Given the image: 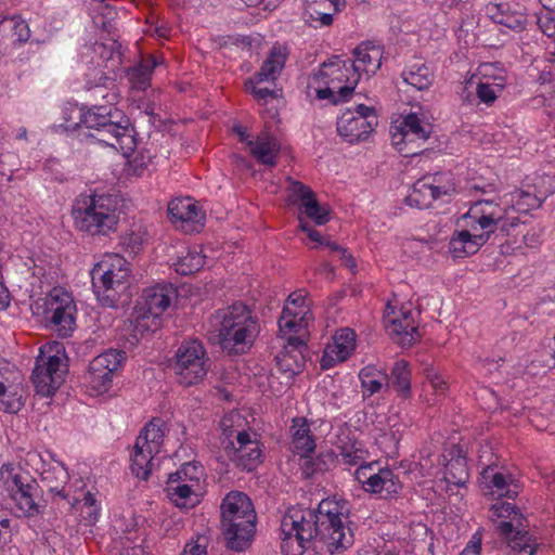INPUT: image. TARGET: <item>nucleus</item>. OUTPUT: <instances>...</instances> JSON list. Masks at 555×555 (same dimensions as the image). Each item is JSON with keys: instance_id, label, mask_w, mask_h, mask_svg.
I'll list each match as a JSON object with an SVG mask.
<instances>
[{"instance_id": "nucleus-36", "label": "nucleus", "mask_w": 555, "mask_h": 555, "mask_svg": "<svg viewBox=\"0 0 555 555\" xmlns=\"http://www.w3.org/2000/svg\"><path fill=\"white\" fill-rule=\"evenodd\" d=\"M157 453L135 440L130 465L132 474L142 480H147L152 472L154 455Z\"/></svg>"}, {"instance_id": "nucleus-48", "label": "nucleus", "mask_w": 555, "mask_h": 555, "mask_svg": "<svg viewBox=\"0 0 555 555\" xmlns=\"http://www.w3.org/2000/svg\"><path fill=\"white\" fill-rule=\"evenodd\" d=\"M476 85L477 98L488 106L492 105L503 92V89L498 88L495 85L492 86L481 80H477Z\"/></svg>"}, {"instance_id": "nucleus-51", "label": "nucleus", "mask_w": 555, "mask_h": 555, "mask_svg": "<svg viewBox=\"0 0 555 555\" xmlns=\"http://www.w3.org/2000/svg\"><path fill=\"white\" fill-rule=\"evenodd\" d=\"M262 82L263 81L257 79V76L249 78L245 83L246 90L250 92L257 100L267 101L269 98H275L276 91L267 87H261Z\"/></svg>"}, {"instance_id": "nucleus-47", "label": "nucleus", "mask_w": 555, "mask_h": 555, "mask_svg": "<svg viewBox=\"0 0 555 555\" xmlns=\"http://www.w3.org/2000/svg\"><path fill=\"white\" fill-rule=\"evenodd\" d=\"M4 37H11L18 42H26L30 37L27 22L20 16H3Z\"/></svg>"}, {"instance_id": "nucleus-45", "label": "nucleus", "mask_w": 555, "mask_h": 555, "mask_svg": "<svg viewBox=\"0 0 555 555\" xmlns=\"http://www.w3.org/2000/svg\"><path fill=\"white\" fill-rule=\"evenodd\" d=\"M230 459L236 463V466L246 472L254 470L261 463V449L259 442L253 446H246V449H235Z\"/></svg>"}, {"instance_id": "nucleus-5", "label": "nucleus", "mask_w": 555, "mask_h": 555, "mask_svg": "<svg viewBox=\"0 0 555 555\" xmlns=\"http://www.w3.org/2000/svg\"><path fill=\"white\" fill-rule=\"evenodd\" d=\"M214 326L221 348L234 354L249 350L260 332L258 319L242 302L219 309L214 315Z\"/></svg>"}, {"instance_id": "nucleus-40", "label": "nucleus", "mask_w": 555, "mask_h": 555, "mask_svg": "<svg viewBox=\"0 0 555 555\" xmlns=\"http://www.w3.org/2000/svg\"><path fill=\"white\" fill-rule=\"evenodd\" d=\"M336 459L333 450L320 452L315 457L308 454L300 460L302 475L310 478L314 474L326 472L335 464Z\"/></svg>"}, {"instance_id": "nucleus-28", "label": "nucleus", "mask_w": 555, "mask_h": 555, "mask_svg": "<svg viewBox=\"0 0 555 555\" xmlns=\"http://www.w3.org/2000/svg\"><path fill=\"white\" fill-rule=\"evenodd\" d=\"M486 12L494 23L512 30H522L526 26L527 15L525 9L518 4L517 8L512 9L511 4L505 2L489 3Z\"/></svg>"}, {"instance_id": "nucleus-21", "label": "nucleus", "mask_w": 555, "mask_h": 555, "mask_svg": "<svg viewBox=\"0 0 555 555\" xmlns=\"http://www.w3.org/2000/svg\"><path fill=\"white\" fill-rule=\"evenodd\" d=\"M67 370L65 348L59 341L41 346L31 374V382H57Z\"/></svg>"}, {"instance_id": "nucleus-1", "label": "nucleus", "mask_w": 555, "mask_h": 555, "mask_svg": "<svg viewBox=\"0 0 555 555\" xmlns=\"http://www.w3.org/2000/svg\"><path fill=\"white\" fill-rule=\"evenodd\" d=\"M350 503L344 499L327 498L315 509L288 508L281 521V552L283 555H302L315 550L318 541L332 554L353 544V532L346 525Z\"/></svg>"}, {"instance_id": "nucleus-29", "label": "nucleus", "mask_w": 555, "mask_h": 555, "mask_svg": "<svg viewBox=\"0 0 555 555\" xmlns=\"http://www.w3.org/2000/svg\"><path fill=\"white\" fill-rule=\"evenodd\" d=\"M352 54L353 61L350 65L360 76L374 75L382 65V50L369 42L359 44Z\"/></svg>"}, {"instance_id": "nucleus-17", "label": "nucleus", "mask_w": 555, "mask_h": 555, "mask_svg": "<svg viewBox=\"0 0 555 555\" xmlns=\"http://www.w3.org/2000/svg\"><path fill=\"white\" fill-rule=\"evenodd\" d=\"M542 182H547L550 185L547 190H541L540 194H534L530 183H526L524 184L526 189L515 190L499 198L501 206L505 208L509 228L519 223L521 214H528L530 210L539 208L545 198L555 192V177H545Z\"/></svg>"}, {"instance_id": "nucleus-19", "label": "nucleus", "mask_w": 555, "mask_h": 555, "mask_svg": "<svg viewBox=\"0 0 555 555\" xmlns=\"http://www.w3.org/2000/svg\"><path fill=\"white\" fill-rule=\"evenodd\" d=\"M376 116L372 107L360 104L354 109L345 111L337 119L338 135L354 144L364 141L374 130Z\"/></svg>"}, {"instance_id": "nucleus-34", "label": "nucleus", "mask_w": 555, "mask_h": 555, "mask_svg": "<svg viewBox=\"0 0 555 555\" xmlns=\"http://www.w3.org/2000/svg\"><path fill=\"white\" fill-rule=\"evenodd\" d=\"M284 349L276 356V370L285 378H294L305 367L304 350L306 348L283 346Z\"/></svg>"}, {"instance_id": "nucleus-56", "label": "nucleus", "mask_w": 555, "mask_h": 555, "mask_svg": "<svg viewBox=\"0 0 555 555\" xmlns=\"http://www.w3.org/2000/svg\"><path fill=\"white\" fill-rule=\"evenodd\" d=\"M390 378L392 382H410L412 373L408 362L404 360L395 362L390 372Z\"/></svg>"}, {"instance_id": "nucleus-8", "label": "nucleus", "mask_w": 555, "mask_h": 555, "mask_svg": "<svg viewBox=\"0 0 555 555\" xmlns=\"http://www.w3.org/2000/svg\"><path fill=\"white\" fill-rule=\"evenodd\" d=\"M175 297L176 289L169 283H158L142 291L130 320L135 341L160 326L162 315L170 307Z\"/></svg>"}, {"instance_id": "nucleus-46", "label": "nucleus", "mask_w": 555, "mask_h": 555, "mask_svg": "<svg viewBox=\"0 0 555 555\" xmlns=\"http://www.w3.org/2000/svg\"><path fill=\"white\" fill-rule=\"evenodd\" d=\"M89 11L94 25L103 29H106L117 15L115 9L104 0H92Z\"/></svg>"}, {"instance_id": "nucleus-10", "label": "nucleus", "mask_w": 555, "mask_h": 555, "mask_svg": "<svg viewBox=\"0 0 555 555\" xmlns=\"http://www.w3.org/2000/svg\"><path fill=\"white\" fill-rule=\"evenodd\" d=\"M490 512L492 517L509 519L501 521L496 526V531L513 551L520 555L537 554L541 543L537 535L527 530V518L516 505L498 500L491 505Z\"/></svg>"}, {"instance_id": "nucleus-16", "label": "nucleus", "mask_w": 555, "mask_h": 555, "mask_svg": "<svg viewBox=\"0 0 555 555\" xmlns=\"http://www.w3.org/2000/svg\"><path fill=\"white\" fill-rule=\"evenodd\" d=\"M286 203L298 209V222L300 219L311 220L315 225H324L331 219L328 205L321 204L310 186L302 182L287 179Z\"/></svg>"}, {"instance_id": "nucleus-38", "label": "nucleus", "mask_w": 555, "mask_h": 555, "mask_svg": "<svg viewBox=\"0 0 555 555\" xmlns=\"http://www.w3.org/2000/svg\"><path fill=\"white\" fill-rule=\"evenodd\" d=\"M206 263V255L198 246L188 247L180 251L177 260L173 262L175 270L182 275L197 272Z\"/></svg>"}, {"instance_id": "nucleus-30", "label": "nucleus", "mask_w": 555, "mask_h": 555, "mask_svg": "<svg viewBox=\"0 0 555 555\" xmlns=\"http://www.w3.org/2000/svg\"><path fill=\"white\" fill-rule=\"evenodd\" d=\"M486 242L464 227H457L449 242V251L453 258H466L476 254Z\"/></svg>"}, {"instance_id": "nucleus-49", "label": "nucleus", "mask_w": 555, "mask_h": 555, "mask_svg": "<svg viewBox=\"0 0 555 555\" xmlns=\"http://www.w3.org/2000/svg\"><path fill=\"white\" fill-rule=\"evenodd\" d=\"M202 474V466L196 462L184 463L177 472L170 474L175 478L181 479L183 482H195L199 481Z\"/></svg>"}, {"instance_id": "nucleus-62", "label": "nucleus", "mask_w": 555, "mask_h": 555, "mask_svg": "<svg viewBox=\"0 0 555 555\" xmlns=\"http://www.w3.org/2000/svg\"><path fill=\"white\" fill-rule=\"evenodd\" d=\"M482 544V534L476 531L469 542L466 544L461 555H480Z\"/></svg>"}, {"instance_id": "nucleus-32", "label": "nucleus", "mask_w": 555, "mask_h": 555, "mask_svg": "<svg viewBox=\"0 0 555 555\" xmlns=\"http://www.w3.org/2000/svg\"><path fill=\"white\" fill-rule=\"evenodd\" d=\"M346 5V0H306V11L311 21L321 26L333 24L334 15Z\"/></svg>"}, {"instance_id": "nucleus-41", "label": "nucleus", "mask_w": 555, "mask_h": 555, "mask_svg": "<svg viewBox=\"0 0 555 555\" xmlns=\"http://www.w3.org/2000/svg\"><path fill=\"white\" fill-rule=\"evenodd\" d=\"M24 400L22 384H0V410L17 413L24 406Z\"/></svg>"}, {"instance_id": "nucleus-2", "label": "nucleus", "mask_w": 555, "mask_h": 555, "mask_svg": "<svg viewBox=\"0 0 555 555\" xmlns=\"http://www.w3.org/2000/svg\"><path fill=\"white\" fill-rule=\"evenodd\" d=\"M121 215L120 197L104 191L79 194L70 210L75 229L92 237L108 236L117 232Z\"/></svg>"}, {"instance_id": "nucleus-22", "label": "nucleus", "mask_w": 555, "mask_h": 555, "mask_svg": "<svg viewBox=\"0 0 555 555\" xmlns=\"http://www.w3.org/2000/svg\"><path fill=\"white\" fill-rule=\"evenodd\" d=\"M356 478L366 492L380 494L384 499L397 494L402 488L398 475L390 468H379L374 473L373 464L360 465Z\"/></svg>"}, {"instance_id": "nucleus-20", "label": "nucleus", "mask_w": 555, "mask_h": 555, "mask_svg": "<svg viewBox=\"0 0 555 555\" xmlns=\"http://www.w3.org/2000/svg\"><path fill=\"white\" fill-rule=\"evenodd\" d=\"M175 358L173 371L184 379H203L210 367L206 350L196 339L183 341Z\"/></svg>"}, {"instance_id": "nucleus-42", "label": "nucleus", "mask_w": 555, "mask_h": 555, "mask_svg": "<svg viewBox=\"0 0 555 555\" xmlns=\"http://www.w3.org/2000/svg\"><path fill=\"white\" fill-rule=\"evenodd\" d=\"M165 422L159 418H153L146 424L137 437V441L145 444L146 448H151L157 452L160 451V447L164 442L165 436Z\"/></svg>"}, {"instance_id": "nucleus-57", "label": "nucleus", "mask_w": 555, "mask_h": 555, "mask_svg": "<svg viewBox=\"0 0 555 555\" xmlns=\"http://www.w3.org/2000/svg\"><path fill=\"white\" fill-rule=\"evenodd\" d=\"M538 26L541 31L547 37L555 36V15H553L552 11H546L538 15L537 20Z\"/></svg>"}, {"instance_id": "nucleus-11", "label": "nucleus", "mask_w": 555, "mask_h": 555, "mask_svg": "<svg viewBox=\"0 0 555 555\" xmlns=\"http://www.w3.org/2000/svg\"><path fill=\"white\" fill-rule=\"evenodd\" d=\"M313 321L310 300L304 291L292 293L279 318V335L284 345L307 348L309 326Z\"/></svg>"}, {"instance_id": "nucleus-14", "label": "nucleus", "mask_w": 555, "mask_h": 555, "mask_svg": "<svg viewBox=\"0 0 555 555\" xmlns=\"http://www.w3.org/2000/svg\"><path fill=\"white\" fill-rule=\"evenodd\" d=\"M433 127L422 112H412L390 127L391 143L403 156H415L430 137Z\"/></svg>"}, {"instance_id": "nucleus-12", "label": "nucleus", "mask_w": 555, "mask_h": 555, "mask_svg": "<svg viewBox=\"0 0 555 555\" xmlns=\"http://www.w3.org/2000/svg\"><path fill=\"white\" fill-rule=\"evenodd\" d=\"M31 309L61 337L69 336L76 328L77 307L73 295L63 287H53L44 297L36 300Z\"/></svg>"}, {"instance_id": "nucleus-6", "label": "nucleus", "mask_w": 555, "mask_h": 555, "mask_svg": "<svg viewBox=\"0 0 555 555\" xmlns=\"http://www.w3.org/2000/svg\"><path fill=\"white\" fill-rule=\"evenodd\" d=\"M131 264L121 255L104 254L90 271L94 295L101 306L117 308L121 295L127 291L131 276Z\"/></svg>"}, {"instance_id": "nucleus-4", "label": "nucleus", "mask_w": 555, "mask_h": 555, "mask_svg": "<svg viewBox=\"0 0 555 555\" xmlns=\"http://www.w3.org/2000/svg\"><path fill=\"white\" fill-rule=\"evenodd\" d=\"M221 530L227 548L244 552L254 540L257 514L249 496L240 491L229 492L220 506Z\"/></svg>"}, {"instance_id": "nucleus-9", "label": "nucleus", "mask_w": 555, "mask_h": 555, "mask_svg": "<svg viewBox=\"0 0 555 555\" xmlns=\"http://www.w3.org/2000/svg\"><path fill=\"white\" fill-rule=\"evenodd\" d=\"M312 80L318 85V99L330 100L336 104L351 95L360 80V74L352 69L349 61L333 56L320 66Z\"/></svg>"}, {"instance_id": "nucleus-53", "label": "nucleus", "mask_w": 555, "mask_h": 555, "mask_svg": "<svg viewBox=\"0 0 555 555\" xmlns=\"http://www.w3.org/2000/svg\"><path fill=\"white\" fill-rule=\"evenodd\" d=\"M326 248H328L331 253L337 254L343 264L351 272H357L356 259L344 247L339 246L335 242H326Z\"/></svg>"}, {"instance_id": "nucleus-35", "label": "nucleus", "mask_w": 555, "mask_h": 555, "mask_svg": "<svg viewBox=\"0 0 555 555\" xmlns=\"http://www.w3.org/2000/svg\"><path fill=\"white\" fill-rule=\"evenodd\" d=\"M167 496L179 508L193 507L197 500L193 491V485L183 482L172 476L168 477L166 486Z\"/></svg>"}, {"instance_id": "nucleus-39", "label": "nucleus", "mask_w": 555, "mask_h": 555, "mask_svg": "<svg viewBox=\"0 0 555 555\" xmlns=\"http://www.w3.org/2000/svg\"><path fill=\"white\" fill-rule=\"evenodd\" d=\"M162 63L155 56L142 60L137 66L127 72L128 80L133 89L145 90L150 86L154 68Z\"/></svg>"}, {"instance_id": "nucleus-27", "label": "nucleus", "mask_w": 555, "mask_h": 555, "mask_svg": "<svg viewBox=\"0 0 555 555\" xmlns=\"http://www.w3.org/2000/svg\"><path fill=\"white\" fill-rule=\"evenodd\" d=\"M443 459L446 463L444 479L448 483L464 487L469 480L466 456L457 444L446 449Z\"/></svg>"}, {"instance_id": "nucleus-58", "label": "nucleus", "mask_w": 555, "mask_h": 555, "mask_svg": "<svg viewBox=\"0 0 555 555\" xmlns=\"http://www.w3.org/2000/svg\"><path fill=\"white\" fill-rule=\"evenodd\" d=\"M108 386L109 384H76V388H79L80 392L92 398L102 397L107 393L109 390Z\"/></svg>"}, {"instance_id": "nucleus-26", "label": "nucleus", "mask_w": 555, "mask_h": 555, "mask_svg": "<svg viewBox=\"0 0 555 555\" xmlns=\"http://www.w3.org/2000/svg\"><path fill=\"white\" fill-rule=\"evenodd\" d=\"M126 352L111 349L96 356L89 364V373L93 379L109 382L122 367Z\"/></svg>"}, {"instance_id": "nucleus-59", "label": "nucleus", "mask_w": 555, "mask_h": 555, "mask_svg": "<svg viewBox=\"0 0 555 555\" xmlns=\"http://www.w3.org/2000/svg\"><path fill=\"white\" fill-rule=\"evenodd\" d=\"M255 443H258L257 440H253L250 438V435L243 430V431H238L237 435H236V443L234 441H228L225 444H224V449L225 450H229L231 449L232 450V453H234V450L235 449H246V446H253Z\"/></svg>"}, {"instance_id": "nucleus-33", "label": "nucleus", "mask_w": 555, "mask_h": 555, "mask_svg": "<svg viewBox=\"0 0 555 555\" xmlns=\"http://www.w3.org/2000/svg\"><path fill=\"white\" fill-rule=\"evenodd\" d=\"M88 50H92L98 55V60H91V63H95V67L91 68L90 72L86 74L87 86L89 89L104 86L108 80V76L102 67H108L107 62L114 61L115 52L112 48H107L103 43H95L92 48H88Z\"/></svg>"}, {"instance_id": "nucleus-63", "label": "nucleus", "mask_w": 555, "mask_h": 555, "mask_svg": "<svg viewBox=\"0 0 555 555\" xmlns=\"http://www.w3.org/2000/svg\"><path fill=\"white\" fill-rule=\"evenodd\" d=\"M489 482L490 487L495 488L499 494L504 491L507 486L513 483V478L512 476H505L504 474L496 472L492 474Z\"/></svg>"}, {"instance_id": "nucleus-7", "label": "nucleus", "mask_w": 555, "mask_h": 555, "mask_svg": "<svg viewBox=\"0 0 555 555\" xmlns=\"http://www.w3.org/2000/svg\"><path fill=\"white\" fill-rule=\"evenodd\" d=\"M0 480L16 517L33 518L43 514L40 486L28 472L12 464H3L0 467Z\"/></svg>"}, {"instance_id": "nucleus-61", "label": "nucleus", "mask_w": 555, "mask_h": 555, "mask_svg": "<svg viewBox=\"0 0 555 555\" xmlns=\"http://www.w3.org/2000/svg\"><path fill=\"white\" fill-rule=\"evenodd\" d=\"M74 108H85V106H80L78 104H73L64 108L63 111V119H64V127L66 130H76L80 126H82V122H75L78 121V119L75 118V114L72 113Z\"/></svg>"}, {"instance_id": "nucleus-44", "label": "nucleus", "mask_w": 555, "mask_h": 555, "mask_svg": "<svg viewBox=\"0 0 555 555\" xmlns=\"http://www.w3.org/2000/svg\"><path fill=\"white\" fill-rule=\"evenodd\" d=\"M403 80L417 90L428 89L433 83V73L423 63L410 65L402 73Z\"/></svg>"}, {"instance_id": "nucleus-18", "label": "nucleus", "mask_w": 555, "mask_h": 555, "mask_svg": "<svg viewBox=\"0 0 555 555\" xmlns=\"http://www.w3.org/2000/svg\"><path fill=\"white\" fill-rule=\"evenodd\" d=\"M416 313L409 302L401 304L397 299L389 301L384 313L387 332L401 346H411L420 338Z\"/></svg>"}, {"instance_id": "nucleus-55", "label": "nucleus", "mask_w": 555, "mask_h": 555, "mask_svg": "<svg viewBox=\"0 0 555 555\" xmlns=\"http://www.w3.org/2000/svg\"><path fill=\"white\" fill-rule=\"evenodd\" d=\"M299 229L306 233L307 237L314 245L311 248L315 247H326V242H330L325 237H323L320 232H318L313 227H311L306 220L300 219Z\"/></svg>"}, {"instance_id": "nucleus-52", "label": "nucleus", "mask_w": 555, "mask_h": 555, "mask_svg": "<svg viewBox=\"0 0 555 555\" xmlns=\"http://www.w3.org/2000/svg\"><path fill=\"white\" fill-rule=\"evenodd\" d=\"M359 378L361 382H383L388 375L384 367L369 364L360 371Z\"/></svg>"}, {"instance_id": "nucleus-54", "label": "nucleus", "mask_w": 555, "mask_h": 555, "mask_svg": "<svg viewBox=\"0 0 555 555\" xmlns=\"http://www.w3.org/2000/svg\"><path fill=\"white\" fill-rule=\"evenodd\" d=\"M293 452L300 456V460L315 450V441L311 435L301 439L292 440Z\"/></svg>"}, {"instance_id": "nucleus-50", "label": "nucleus", "mask_w": 555, "mask_h": 555, "mask_svg": "<svg viewBox=\"0 0 555 555\" xmlns=\"http://www.w3.org/2000/svg\"><path fill=\"white\" fill-rule=\"evenodd\" d=\"M130 152L128 156H126L128 159L126 165V172L131 176L140 177L144 173V171L147 169V166L150 164V156L144 155L143 153H138L130 157Z\"/></svg>"}, {"instance_id": "nucleus-15", "label": "nucleus", "mask_w": 555, "mask_h": 555, "mask_svg": "<svg viewBox=\"0 0 555 555\" xmlns=\"http://www.w3.org/2000/svg\"><path fill=\"white\" fill-rule=\"evenodd\" d=\"M455 193V182L451 172H437L417 180L406 196L411 207L426 209L436 201H444Z\"/></svg>"}, {"instance_id": "nucleus-43", "label": "nucleus", "mask_w": 555, "mask_h": 555, "mask_svg": "<svg viewBox=\"0 0 555 555\" xmlns=\"http://www.w3.org/2000/svg\"><path fill=\"white\" fill-rule=\"evenodd\" d=\"M474 79L492 86L495 83L498 88L504 90L507 83V74L505 68L498 63H483L479 65L477 73L472 76L469 82H473Z\"/></svg>"}, {"instance_id": "nucleus-64", "label": "nucleus", "mask_w": 555, "mask_h": 555, "mask_svg": "<svg viewBox=\"0 0 555 555\" xmlns=\"http://www.w3.org/2000/svg\"><path fill=\"white\" fill-rule=\"evenodd\" d=\"M340 456L344 464L354 466L363 460V451L360 449L351 451L344 447L340 451Z\"/></svg>"}, {"instance_id": "nucleus-13", "label": "nucleus", "mask_w": 555, "mask_h": 555, "mask_svg": "<svg viewBox=\"0 0 555 555\" xmlns=\"http://www.w3.org/2000/svg\"><path fill=\"white\" fill-rule=\"evenodd\" d=\"M504 209L499 199L477 201L457 219V227H464L487 243L498 229L509 231Z\"/></svg>"}, {"instance_id": "nucleus-3", "label": "nucleus", "mask_w": 555, "mask_h": 555, "mask_svg": "<svg viewBox=\"0 0 555 555\" xmlns=\"http://www.w3.org/2000/svg\"><path fill=\"white\" fill-rule=\"evenodd\" d=\"M72 113L76 115L77 122H82L83 127L95 131L90 135L95 143L120 152L124 156L134 151L137 146L134 129L129 118L117 108L93 105L74 108Z\"/></svg>"}, {"instance_id": "nucleus-31", "label": "nucleus", "mask_w": 555, "mask_h": 555, "mask_svg": "<svg viewBox=\"0 0 555 555\" xmlns=\"http://www.w3.org/2000/svg\"><path fill=\"white\" fill-rule=\"evenodd\" d=\"M41 481L48 488V492L53 494L54 498L68 501V494L65 492V487L69 481V474L64 463L56 462L55 465L43 467L40 473Z\"/></svg>"}, {"instance_id": "nucleus-25", "label": "nucleus", "mask_w": 555, "mask_h": 555, "mask_svg": "<svg viewBox=\"0 0 555 555\" xmlns=\"http://www.w3.org/2000/svg\"><path fill=\"white\" fill-rule=\"evenodd\" d=\"M356 349V333L348 327L336 331L332 340L325 346L320 365L322 370H330L336 364L345 362Z\"/></svg>"}, {"instance_id": "nucleus-60", "label": "nucleus", "mask_w": 555, "mask_h": 555, "mask_svg": "<svg viewBox=\"0 0 555 555\" xmlns=\"http://www.w3.org/2000/svg\"><path fill=\"white\" fill-rule=\"evenodd\" d=\"M292 440L301 439L310 435V427L306 420L294 418L291 427Z\"/></svg>"}, {"instance_id": "nucleus-23", "label": "nucleus", "mask_w": 555, "mask_h": 555, "mask_svg": "<svg viewBox=\"0 0 555 555\" xmlns=\"http://www.w3.org/2000/svg\"><path fill=\"white\" fill-rule=\"evenodd\" d=\"M233 131L241 142L246 143L251 156L260 164L275 166L281 151V144L275 135L268 130H262L255 139H249L246 128L235 125Z\"/></svg>"}, {"instance_id": "nucleus-24", "label": "nucleus", "mask_w": 555, "mask_h": 555, "mask_svg": "<svg viewBox=\"0 0 555 555\" xmlns=\"http://www.w3.org/2000/svg\"><path fill=\"white\" fill-rule=\"evenodd\" d=\"M171 222L185 233L198 232L204 228L205 211L191 197H177L168 204Z\"/></svg>"}, {"instance_id": "nucleus-37", "label": "nucleus", "mask_w": 555, "mask_h": 555, "mask_svg": "<svg viewBox=\"0 0 555 555\" xmlns=\"http://www.w3.org/2000/svg\"><path fill=\"white\" fill-rule=\"evenodd\" d=\"M287 57L286 49L273 46L259 73L256 75L260 81H274L280 76Z\"/></svg>"}]
</instances>
